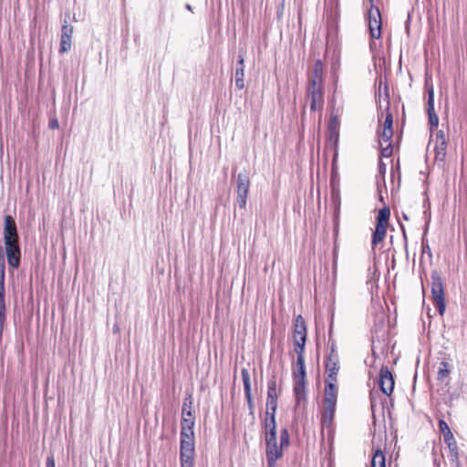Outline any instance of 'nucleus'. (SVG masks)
<instances>
[{"label":"nucleus","mask_w":467,"mask_h":467,"mask_svg":"<svg viewBox=\"0 0 467 467\" xmlns=\"http://www.w3.org/2000/svg\"><path fill=\"white\" fill-rule=\"evenodd\" d=\"M306 99L310 102V110H322L323 98V65L318 59L315 62L312 73L308 78Z\"/></svg>","instance_id":"nucleus-1"},{"label":"nucleus","mask_w":467,"mask_h":467,"mask_svg":"<svg viewBox=\"0 0 467 467\" xmlns=\"http://www.w3.org/2000/svg\"><path fill=\"white\" fill-rule=\"evenodd\" d=\"M389 206H383L381 209L379 210L377 223L371 240V244L373 248H375L379 243H381L384 240L387 234V229L389 224Z\"/></svg>","instance_id":"nucleus-2"},{"label":"nucleus","mask_w":467,"mask_h":467,"mask_svg":"<svg viewBox=\"0 0 467 467\" xmlns=\"http://www.w3.org/2000/svg\"><path fill=\"white\" fill-rule=\"evenodd\" d=\"M431 279L432 300L438 307L440 315L442 316L446 308L442 279L437 271L432 272Z\"/></svg>","instance_id":"nucleus-3"},{"label":"nucleus","mask_w":467,"mask_h":467,"mask_svg":"<svg viewBox=\"0 0 467 467\" xmlns=\"http://www.w3.org/2000/svg\"><path fill=\"white\" fill-rule=\"evenodd\" d=\"M278 404V393L276 389V380L272 378L267 382L266 410L265 419H275V413Z\"/></svg>","instance_id":"nucleus-4"},{"label":"nucleus","mask_w":467,"mask_h":467,"mask_svg":"<svg viewBox=\"0 0 467 467\" xmlns=\"http://www.w3.org/2000/svg\"><path fill=\"white\" fill-rule=\"evenodd\" d=\"M368 24L372 38L379 39L381 36V15L379 7L372 5L368 13Z\"/></svg>","instance_id":"nucleus-5"},{"label":"nucleus","mask_w":467,"mask_h":467,"mask_svg":"<svg viewBox=\"0 0 467 467\" xmlns=\"http://www.w3.org/2000/svg\"><path fill=\"white\" fill-rule=\"evenodd\" d=\"M379 143L380 145V155L389 158L393 153L392 137L393 130L379 129L378 131Z\"/></svg>","instance_id":"nucleus-6"},{"label":"nucleus","mask_w":467,"mask_h":467,"mask_svg":"<svg viewBox=\"0 0 467 467\" xmlns=\"http://www.w3.org/2000/svg\"><path fill=\"white\" fill-rule=\"evenodd\" d=\"M195 445L194 442H180L181 467L194 466Z\"/></svg>","instance_id":"nucleus-7"},{"label":"nucleus","mask_w":467,"mask_h":467,"mask_svg":"<svg viewBox=\"0 0 467 467\" xmlns=\"http://www.w3.org/2000/svg\"><path fill=\"white\" fill-rule=\"evenodd\" d=\"M339 371V358L337 354L328 355L326 360V372L327 374L325 382L337 383Z\"/></svg>","instance_id":"nucleus-8"},{"label":"nucleus","mask_w":467,"mask_h":467,"mask_svg":"<svg viewBox=\"0 0 467 467\" xmlns=\"http://www.w3.org/2000/svg\"><path fill=\"white\" fill-rule=\"evenodd\" d=\"M195 424L194 419H188L182 417L181 420V432H180V442L189 441L194 442V431L193 427Z\"/></svg>","instance_id":"nucleus-9"},{"label":"nucleus","mask_w":467,"mask_h":467,"mask_svg":"<svg viewBox=\"0 0 467 467\" xmlns=\"http://www.w3.org/2000/svg\"><path fill=\"white\" fill-rule=\"evenodd\" d=\"M237 202L239 204H246L247 195L250 188L249 177L244 173L237 176Z\"/></svg>","instance_id":"nucleus-10"},{"label":"nucleus","mask_w":467,"mask_h":467,"mask_svg":"<svg viewBox=\"0 0 467 467\" xmlns=\"http://www.w3.org/2000/svg\"><path fill=\"white\" fill-rule=\"evenodd\" d=\"M379 384L381 391L387 396H390L394 389V379L387 367L381 368L379 371Z\"/></svg>","instance_id":"nucleus-11"},{"label":"nucleus","mask_w":467,"mask_h":467,"mask_svg":"<svg viewBox=\"0 0 467 467\" xmlns=\"http://www.w3.org/2000/svg\"><path fill=\"white\" fill-rule=\"evenodd\" d=\"M7 262L13 268H17L20 264V248L18 242H5Z\"/></svg>","instance_id":"nucleus-12"},{"label":"nucleus","mask_w":467,"mask_h":467,"mask_svg":"<svg viewBox=\"0 0 467 467\" xmlns=\"http://www.w3.org/2000/svg\"><path fill=\"white\" fill-rule=\"evenodd\" d=\"M434 143V160L436 162H443L446 157L447 142L442 130H439L436 133Z\"/></svg>","instance_id":"nucleus-13"},{"label":"nucleus","mask_w":467,"mask_h":467,"mask_svg":"<svg viewBox=\"0 0 467 467\" xmlns=\"http://www.w3.org/2000/svg\"><path fill=\"white\" fill-rule=\"evenodd\" d=\"M73 26L65 20L61 27V38L59 53L63 54L70 50L72 44Z\"/></svg>","instance_id":"nucleus-14"},{"label":"nucleus","mask_w":467,"mask_h":467,"mask_svg":"<svg viewBox=\"0 0 467 467\" xmlns=\"http://www.w3.org/2000/svg\"><path fill=\"white\" fill-rule=\"evenodd\" d=\"M242 379L244 383V396L247 400L250 414H254V405L251 391V379L250 373L247 368H244L241 370Z\"/></svg>","instance_id":"nucleus-15"},{"label":"nucleus","mask_w":467,"mask_h":467,"mask_svg":"<svg viewBox=\"0 0 467 467\" xmlns=\"http://www.w3.org/2000/svg\"><path fill=\"white\" fill-rule=\"evenodd\" d=\"M264 432L265 438V445L277 443L275 419H265Z\"/></svg>","instance_id":"nucleus-16"},{"label":"nucleus","mask_w":467,"mask_h":467,"mask_svg":"<svg viewBox=\"0 0 467 467\" xmlns=\"http://www.w3.org/2000/svg\"><path fill=\"white\" fill-rule=\"evenodd\" d=\"M4 241L18 242L16 222L11 215L5 217Z\"/></svg>","instance_id":"nucleus-17"},{"label":"nucleus","mask_w":467,"mask_h":467,"mask_svg":"<svg viewBox=\"0 0 467 467\" xmlns=\"http://www.w3.org/2000/svg\"><path fill=\"white\" fill-rule=\"evenodd\" d=\"M427 112L431 127L437 128L439 125V117L434 110V89L432 86L428 88Z\"/></svg>","instance_id":"nucleus-18"},{"label":"nucleus","mask_w":467,"mask_h":467,"mask_svg":"<svg viewBox=\"0 0 467 467\" xmlns=\"http://www.w3.org/2000/svg\"><path fill=\"white\" fill-rule=\"evenodd\" d=\"M283 449L284 447L278 446L277 443L266 445L265 453L268 467H275L277 460L283 455Z\"/></svg>","instance_id":"nucleus-19"},{"label":"nucleus","mask_w":467,"mask_h":467,"mask_svg":"<svg viewBox=\"0 0 467 467\" xmlns=\"http://www.w3.org/2000/svg\"><path fill=\"white\" fill-rule=\"evenodd\" d=\"M324 406H337V383L325 382Z\"/></svg>","instance_id":"nucleus-20"},{"label":"nucleus","mask_w":467,"mask_h":467,"mask_svg":"<svg viewBox=\"0 0 467 467\" xmlns=\"http://www.w3.org/2000/svg\"><path fill=\"white\" fill-rule=\"evenodd\" d=\"M235 87L239 90L244 88V57L241 52L235 67Z\"/></svg>","instance_id":"nucleus-21"},{"label":"nucleus","mask_w":467,"mask_h":467,"mask_svg":"<svg viewBox=\"0 0 467 467\" xmlns=\"http://www.w3.org/2000/svg\"><path fill=\"white\" fill-rule=\"evenodd\" d=\"M297 358L293 371L294 381H306V372L304 353H296Z\"/></svg>","instance_id":"nucleus-22"},{"label":"nucleus","mask_w":467,"mask_h":467,"mask_svg":"<svg viewBox=\"0 0 467 467\" xmlns=\"http://www.w3.org/2000/svg\"><path fill=\"white\" fill-rule=\"evenodd\" d=\"M340 120L337 115H331L328 122L329 140L337 146L339 139Z\"/></svg>","instance_id":"nucleus-23"},{"label":"nucleus","mask_w":467,"mask_h":467,"mask_svg":"<svg viewBox=\"0 0 467 467\" xmlns=\"http://www.w3.org/2000/svg\"><path fill=\"white\" fill-rule=\"evenodd\" d=\"M306 330L294 332L293 338L295 344V351L296 353H304L305 352V345L306 341Z\"/></svg>","instance_id":"nucleus-24"},{"label":"nucleus","mask_w":467,"mask_h":467,"mask_svg":"<svg viewBox=\"0 0 467 467\" xmlns=\"http://www.w3.org/2000/svg\"><path fill=\"white\" fill-rule=\"evenodd\" d=\"M306 330L294 332L293 338L295 344V351L296 353H304L305 352V345L306 341Z\"/></svg>","instance_id":"nucleus-25"},{"label":"nucleus","mask_w":467,"mask_h":467,"mask_svg":"<svg viewBox=\"0 0 467 467\" xmlns=\"http://www.w3.org/2000/svg\"><path fill=\"white\" fill-rule=\"evenodd\" d=\"M336 412L335 406H324L322 413L321 423L323 427L330 428L333 424Z\"/></svg>","instance_id":"nucleus-26"},{"label":"nucleus","mask_w":467,"mask_h":467,"mask_svg":"<svg viewBox=\"0 0 467 467\" xmlns=\"http://www.w3.org/2000/svg\"><path fill=\"white\" fill-rule=\"evenodd\" d=\"M294 394L297 405L306 401V381H294Z\"/></svg>","instance_id":"nucleus-27"},{"label":"nucleus","mask_w":467,"mask_h":467,"mask_svg":"<svg viewBox=\"0 0 467 467\" xmlns=\"http://www.w3.org/2000/svg\"><path fill=\"white\" fill-rule=\"evenodd\" d=\"M451 373V365L449 362L442 360L440 365L437 371V380L439 381H444L447 378H449V375Z\"/></svg>","instance_id":"nucleus-28"},{"label":"nucleus","mask_w":467,"mask_h":467,"mask_svg":"<svg viewBox=\"0 0 467 467\" xmlns=\"http://www.w3.org/2000/svg\"><path fill=\"white\" fill-rule=\"evenodd\" d=\"M331 186V202L332 204H340V193L338 189V183L336 182L335 178H331L330 182Z\"/></svg>","instance_id":"nucleus-29"},{"label":"nucleus","mask_w":467,"mask_h":467,"mask_svg":"<svg viewBox=\"0 0 467 467\" xmlns=\"http://www.w3.org/2000/svg\"><path fill=\"white\" fill-rule=\"evenodd\" d=\"M371 467H386L385 455L380 450H377L372 457Z\"/></svg>","instance_id":"nucleus-30"},{"label":"nucleus","mask_w":467,"mask_h":467,"mask_svg":"<svg viewBox=\"0 0 467 467\" xmlns=\"http://www.w3.org/2000/svg\"><path fill=\"white\" fill-rule=\"evenodd\" d=\"M382 86H383V82H382V80H379V94L376 95V99H377L378 103H381V99H384L386 101V109H389V94L387 92V88H387V85L384 84V94L382 95L381 94ZM379 106L381 107V104H379Z\"/></svg>","instance_id":"nucleus-31"},{"label":"nucleus","mask_w":467,"mask_h":467,"mask_svg":"<svg viewBox=\"0 0 467 467\" xmlns=\"http://www.w3.org/2000/svg\"><path fill=\"white\" fill-rule=\"evenodd\" d=\"M448 448H449V457H450V460L453 462H458L459 460V451H458V445H457V442L456 441H453L451 442H448L446 443Z\"/></svg>","instance_id":"nucleus-32"},{"label":"nucleus","mask_w":467,"mask_h":467,"mask_svg":"<svg viewBox=\"0 0 467 467\" xmlns=\"http://www.w3.org/2000/svg\"><path fill=\"white\" fill-rule=\"evenodd\" d=\"M303 330H306V325L303 317L299 315L295 319L294 332H299Z\"/></svg>","instance_id":"nucleus-33"},{"label":"nucleus","mask_w":467,"mask_h":467,"mask_svg":"<svg viewBox=\"0 0 467 467\" xmlns=\"http://www.w3.org/2000/svg\"><path fill=\"white\" fill-rule=\"evenodd\" d=\"M281 447H287L289 445V432L287 429H283L280 434Z\"/></svg>","instance_id":"nucleus-34"},{"label":"nucleus","mask_w":467,"mask_h":467,"mask_svg":"<svg viewBox=\"0 0 467 467\" xmlns=\"http://www.w3.org/2000/svg\"><path fill=\"white\" fill-rule=\"evenodd\" d=\"M392 125H393L392 114L388 112L386 115V118H385V121H384L382 127H380L379 129L393 130Z\"/></svg>","instance_id":"nucleus-35"},{"label":"nucleus","mask_w":467,"mask_h":467,"mask_svg":"<svg viewBox=\"0 0 467 467\" xmlns=\"http://www.w3.org/2000/svg\"><path fill=\"white\" fill-rule=\"evenodd\" d=\"M0 313H5V286H0Z\"/></svg>","instance_id":"nucleus-36"},{"label":"nucleus","mask_w":467,"mask_h":467,"mask_svg":"<svg viewBox=\"0 0 467 467\" xmlns=\"http://www.w3.org/2000/svg\"><path fill=\"white\" fill-rule=\"evenodd\" d=\"M192 403H193L192 396V394H189V395L184 399V401H183V404H182V408H185V409H186V410H191V409H192Z\"/></svg>","instance_id":"nucleus-37"},{"label":"nucleus","mask_w":467,"mask_h":467,"mask_svg":"<svg viewBox=\"0 0 467 467\" xmlns=\"http://www.w3.org/2000/svg\"><path fill=\"white\" fill-rule=\"evenodd\" d=\"M439 429H440L441 433H444V432H447V431H451L449 425L443 420H439Z\"/></svg>","instance_id":"nucleus-38"},{"label":"nucleus","mask_w":467,"mask_h":467,"mask_svg":"<svg viewBox=\"0 0 467 467\" xmlns=\"http://www.w3.org/2000/svg\"><path fill=\"white\" fill-rule=\"evenodd\" d=\"M182 417L188 418V419H194L195 420V417L193 415V412H192V409L189 410H186L185 408H182Z\"/></svg>","instance_id":"nucleus-39"},{"label":"nucleus","mask_w":467,"mask_h":467,"mask_svg":"<svg viewBox=\"0 0 467 467\" xmlns=\"http://www.w3.org/2000/svg\"><path fill=\"white\" fill-rule=\"evenodd\" d=\"M446 443L455 441L451 431L442 433Z\"/></svg>","instance_id":"nucleus-40"},{"label":"nucleus","mask_w":467,"mask_h":467,"mask_svg":"<svg viewBox=\"0 0 467 467\" xmlns=\"http://www.w3.org/2000/svg\"><path fill=\"white\" fill-rule=\"evenodd\" d=\"M0 286H5V266H0Z\"/></svg>","instance_id":"nucleus-41"},{"label":"nucleus","mask_w":467,"mask_h":467,"mask_svg":"<svg viewBox=\"0 0 467 467\" xmlns=\"http://www.w3.org/2000/svg\"><path fill=\"white\" fill-rule=\"evenodd\" d=\"M329 346H330V353L329 355H332V354H337V345H336V342L334 340H329Z\"/></svg>","instance_id":"nucleus-42"},{"label":"nucleus","mask_w":467,"mask_h":467,"mask_svg":"<svg viewBox=\"0 0 467 467\" xmlns=\"http://www.w3.org/2000/svg\"><path fill=\"white\" fill-rule=\"evenodd\" d=\"M47 467H56V462L53 456H48L47 458Z\"/></svg>","instance_id":"nucleus-43"},{"label":"nucleus","mask_w":467,"mask_h":467,"mask_svg":"<svg viewBox=\"0 0 467 467\" xmlns=\"http://www.w3.org/2000/svg\"><path fill=\"white\" fill-rule=\"evenodd\" d=\"M379 172L381 174V175H384L385 172H386V165L384 162H382L381 161H379Z\"/></svg>","instance_id":"nucleus-44"},{"label":"nucleus","mask_w":467,"mask_h":467,"mask_svg":"<svg viewBox=\"0 0 467 467\" xmlns=\"http://www.w3.org/2000/svg\"><path fill=\"white\" fill-rule=\"evenodd\" d=\"M59 127L58 120L57 119H54L49 121V128L50 129H57Z\"/></svg>","instance_id":"nucleus-45"},{"label":"nucleus","mask_w":467,"mask_h":467,"mask_svg":"<svg viewBox=\"0 0 467 467\" xmlns=\"http://www.w3.org/2000/svg\"><path fill=\"white\" fill-rule=\"evenodd\" d=\"M378 192H379V201L382 203L385 202V199H384V195H383V192L382 190L379 188V186L378 185Z\"/></svg>","instance_id":"nucleus-46"},{"label":"nucleus","mask_w":467,"mask_h":467,"mask_svg":"<svg viewBox=\"0 0 467 467\" xmlns=\"http://www.w3.org/2000/svg\"><path fill=\"white\" fill-rule=\"evenodd\" d=\"M0 266H5V259L2 247H0Z\"/></svg>","instance_id":"nucleus-47"},{"label":"nucleus","mask_w":467,"mask_h":467,"mask_svg":"<svg viewBox=\"0 0 467 467\" xmlns=\"http://www.w3.org/2000/svg\"><path fill=\"white\" fill-rule=\"evenodd\" d=\"M335 213V217H336V218H337L338 213H339V209H338V207L335 209V213Z\"/></svg>","instance_id":"nucleus-48"},{"label":"nucleus","mask_w":467,"mask_h":467,"mask_svg":"<svg viewBox=\"0 0 467 467\" xmlns=\"http://www.w3.org/2000/svg\"><path fill=\"white\" fill-rule=\"evenodd\" d=\"M368 1L369 2L370 6L375 5H374V0H368Z\"/></svg>","instance_id":"nucleus-49"},{"label":"nucleus","mask_w":467,"mask_h":467,"mask_svg":"<svg viewBox=\"0 0 467 467\" xmlns=\"http://www.w3.org/2000/svg\"><path fill=\"white\" fill-rule=\"evenodd\" d=\"M186 7H187V9L191 10V5H187Z\"/></svg>","instance_id":"nucleus-50"},{"label":"nucleus","mask_w":467,"mask_h":467,"mask_svg":"<svg viewBox=\"0 0 467 467\" xmlns=\"http://www.w3.org/2000/svg\"><path fill=\"white\" fill-rule=\"evenodd\" d=\"M403 216H404V219L408 220V216L405 213L403 214Z\"/></svg>","instance_id":"nucleus-51"}]
</instances>
